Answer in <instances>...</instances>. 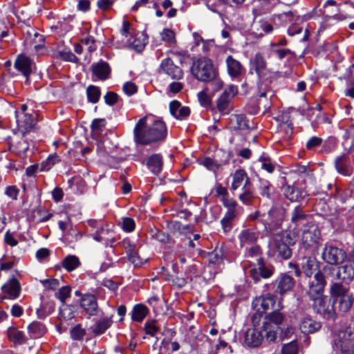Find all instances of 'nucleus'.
Segmentation results:
<instances>
[{
    "label": "nucleus",
    "instance_id": "nucleus-53",
    "mask_svg": "<svg viewBox=\"0 0 354 354\" xmlns=\"http://www.w3.org/2000/svg\"><path fill=\"white\" fill-rule=\"evenodd\" d=\"M232 121H234L236 122V128L238 129L243 130L249 128L248 120L243 115H234L232 118Z\"/></svg>",
    "mask_w": 354,
    "mask_h": 354
},
{
    "label": "nucleus",
    "instance_id": "nucleus-18",
    "mask_svg": "<svg viewBox=\"0 0 354 354\" xmlns=\"http://www.w3.org/2000/svg\"><path fill=\"white\" fill-rule=\"evenodd\" d=\"M32 66L30 59L24 55H19L15 62V68L26 77V81L32 72Z\"/></svg>",
    "mask_w": 354,
    "mask_h": 354
},
{
    "label": "nucleus",
    "instance_id": "nucleus-55",
    "mask_svg": "<svg viewBox=\"0 0 354 354\" xmlns=\"http://www.w3.org/2000/svg\"><path fill=\"white\" fill-rule=\"evenodd\" d=\"M106 125V121L104 119H95L91 124L92 131L95 133H101Z\"/></svg>",
    "mask_w": 354,
    "mask_h": 354
},
{
    "label": "nucleus",
    "instance_id": "nucleus-25",
    "mask_svg": "<svg viewBox=\"0 0 354 354\" xmlns=\"http://www.w3.org/2000/svg\"><path fill=\"white\" fill-rule=\"evenodd\" d=\"M321 328V324L310 318L308 316L304 317L299 324L301 331L304 334H309L319 330Z\"/></svg>",
    "mask_w": 354,
    "mask_h": 354
},
{
    "label": "nucleus",
    "instance_id": "nucleus-63",
    "mask_svg": "<svg viewBox=\"0 0 354 354\" xmlns=\"http://www.w3.org/2000/svg\"><path fill=\"white\" fill-rule=\"evenodd\" d=\"M322 142V139L316 136L312 137L306 142V147L308 150H312L315 147L319 146Z\"/></svg>",
    "mask_w": 354,
    "mask_h": 354
},
{
    "label": "nucleus",
    "instance_id": "nucleus-59",
    "mask_svg": "<svg viewBox=\"0 0 354 354\" xmlns=\"http://www.w3.org/2000/svg\"><path fill=\"white\" fill-rule=\"evenodd\" d=\"M294 333V328L288 324L286 322L282 326L281 332L279 334V339H283L285 338L289 337Z\"/></svg>",
    "mask_w": 354,
    "mask_h": 354
},
{
    "label": "nucleus",
    "instance_id": "nucleus-61",
    "mask_svg": "<svg viewBox=\"0 0 354 354\" xmlns=\"http://www.w3.org/2000/svg\"><path fill=\"white\" fill-rule=\"evenodd\" d=\"M198 99L203 106L207 107L210 105L211 99L205 91H201L198 93Z\"/></svg>",
    "mask_w": 354,
    "mask_h": 354
},
{
    "label": "nucleus",
    "instance_id": "nucleus-46",
    "mask_svg": "<svg viewBox=\"0 0 354 354\" xmlns=\"http://www.w3.org/2000/svg\"><path fill=\"white\" fill-rule=\"evenodd\" d=\"M75 316V312L72 306H68L66 304L62 305L59 310V317L61 319L71 320L73 319Z\"/></svg>",
    "mask_w": 354,
    "mask_h": 354
},
{
    "label": "nucleus",
    "instance_id": "nucleus-64",
    "mask_svg": "<svg viewBox=\"0 0 354 354\" xmlns=\"http://www.w3.org/2000/svg\"><path fill=\"white\" fill-rule=\"evenodd\" d=\"M137 90L138 89L136 85L131 82H126L123 85V91L128 95H132L135 94L137 92Z\"/></svg>",
    "mask_w": 354,
    "mask_h": 354
},
{
    "label": "nucleus",
    "instance_id": "nucleus-52",
    "mask_svg": "<svg viewBox=\"0 0 354 354\" xmlns=\"http://www.w3.org/2000/svg\"><path fill=\"white\" fill-rule=\"evenodd\" d=\"M299 346L295 341L284 344L281 348V354H298Z\"/></svg>",
    "mask_w": 354,
    "mask_h": 354
},
{
    "label": "nucleus",
    "instance_id": "nucleus-27",
    "mask_svg": "<svg viewBox=\"0 0 354 354\" xmlns=\"http://www.w3.org/2000/svg\"><path fill=\"white\" fill-rule=\"evenodd\" d=\"M258 238L259 233L251 229L243 230L238 236L241 247L254 244Z\"/></svg>",
    "mask_w": 354,
    "mask_h": 354
},
{
    "label": "nucleus",
    "instance_id": "nucleus-34",
    "mask_svg": "<svg viewBox=\"0 0 354 354\" xmlns=\"http://www.w3.org/2000/svg\"><path fill=\"white\" fill-rule=\"evenodd\" d=\"M336 279L346 282L352 281L354 279V268L351 265H344L339 267L336 274Z\"/></svg>",
    "mask_w": 354,
    "mask_h": 354
},
{
    "label": "nucleus",
    "instance_id": "nucleus-11",
    "mask_svg": "<svg viewBox=\"0 0 354 354\" xmlns=\"http://www.w3.org/2000/svg\"><path fill=\"white\" fill-rule=\"evenodd\" d=\"M295 285V281L291 276L286 273L281 274L274 281L275 292L284 295L292 290Z\"/></svg>",
    "mask_w": 354,
    "mask_h": 354
},
{
    "label": "nucleus",
    "instance_id": "nucleus-4",
    "mask_svg": "<svg viewBox=\"0 0 354 354\" xmlns=\"http://www.w3.org/2000/svg\"><path fill=\"white\" fill-rule=\"evenodd\" d=\"M290 237L281 234H276L272 236L269 241V252L277 258L288 259L292 255V250L286 243Z\"/></svg>",
    "mask_w": 354,
    "mask_h": 354
},
{
    "label": "nucleus",
    "instance_id": "nucleus-57",
    "mask_svg": "<svg viewBox=\"0 0 354 354\" xmlns=\"http://www.w3.org/2000/svg\"><path fill=\"white\" fill-rule=\"evenodd\" d=\"M58 54L59 57L64 59V61L75 63L77 62L78 60L77 57L71 50H60L58 52Z\"/></svg>",
    "mask_w": 354,
    "mask_h": 354
},
{
    "label": "nucleus",
    "instance_id": "nucleus-26",
    "mask_svg": "<svg viewBox=\"0 0 354 354\" xmlns=\"http://www.w3.org/2000/svg\"><path fill=\"white\" fill-rule=\"evenodd\" d=\"M276 300V296L272 294H266L262 297H259L256 298L252 301V305L254 308H257L259 306L263 310V311H266L269 310L270 308L273 307Z\"/></svg>",
    "mask_w": 354,
    "mask_h": 354
},
{
    "label": "nucleus",
    "instance_id": "nucleus-58",
    "mask_svg": "<svg viewBox=\"0 0 354 354\" xmlns=\"http://www.w3.org/2000/svg\"><path fill=\"white\" fill-rule=\"evenodd\" d=\"M82 43L88 46V50L89 52H93L95 50V40L93 37L87 35L85 37L82 38L81 40Z\"/></svg>",
    "mask_w": 354,
    "mask_h": 354
},
{
    "label": "nucleus",
    "instance_id": "nucleus-16",
    "mask_svg": "<svg viewBox=\"0 0 354 354\" xmlns=\"http://www.w3.org/2000/svg\"><path fill=\"white\" fill-rule=\"evenodd\" d=\"M232 182L231 189L232 191H235L243 186H248L251 185L248 174L243 169L236 170L235 172L232 175Z\"/></svg>",
    "mask_w": 354,
    "mask_h": 354
},
{
    "label": "nucleus",
    "instance_id": "nucleus-38",
    "mask_svg": "<svg viewBox=\"0 0 354 354\" xmlns=\"http://www.w3.org/2000/svg\"><path fill=\"white\" fill-rule=\"evenodd\" d=\"M149 310L143 304H137L134 306L131 313V319L138 322H142L147 316Z\"/></svg>",
    "mask_w": 354,
    "mask_h": 354
},
{
    "label": "nucleus",
    "instance_id": "nucleus-37",
    "mask_svg": "<svg viewBox=\"0 0 354 354\" xmlns=\"http://www.w3.org/2000/svg\"><path fill=\"white\" fill-rule=\"evenodd\" d=\"M112 324L111 317H104L100 319L93 328L92 332L94 335H100L103 334Z\"/></svg>",
    "mask_w": 354,
    "mask_h": 354
},
{
    "label": "nucleus",
    "instance_id": "nucleus-33",
    "mask_svg": "<svg viewBox=\"0 0 354 354\" xmlns=\"http://www.w3.org/2000/svg\"><path fill=\"white\" fill-rule=\"evenodd\" d=\"M353 303V298L351 295L336 298L333 301V304L335 306L337 305V306H335V308H337L338 310L342 313L348 312L352 307Z\"/></svg>",
    "mask_w": 354,
    "mask_h": 354
},
{
    "label": "nucleus",
    "instance_id": "nucleus-36",
    "mask_svg": "<svg viewBox=\"0 0 354 354\" xmlns=\"http://www.w3.org/2000/svg\"><path fill=\"white\" fill-rule=\"evenodd\" d=\"M8 339L15 344H23L26 342L24 333L15 327H9L7 330Z\"/></svg>",
    "mask_w": 354,
    "mask_h": 354
},
{
    "label": "nucleus",
    "instance_id": "nucleus-1",
    "mask_svg": "<svg viewBox=\"0 0 354 354\" xmlns=\"http://www.w3.org/2000/svg\"><path fill=\"white\" fill-rule=\"evenodd\" d=\"M167 136V128L163 121L154 120L148 122L147 117L140 119L133 129L135 142L142 145L163 141Z\"/></svg>",
    "mask_w": 354,
    "mask_h": 354
},
{
    "label": "nucleus",
    "instance_id": "nucleus-42",
    "mask_svg": "<svg viewBox=\"0 0 354 354\" xmlns=\"http://www.w3.org/2000/svg\"><path fill=\"white\" fill-rule=\"evenodd\" d=\"M330 294L332 297H335V299L349 295L348 289L339 283H334L332 284L330 286Z\"/></svg>",
    "mask_w": 354,
    "mask_h": 354
},
{
    "label": "nucleus",
    "instance_id": "nucleus-35",
    "mask_svg": "<svg viewBox=\"0 0 354 354\" xmlns=\"http://www.w3.org/2000/svg\"><path fill=\"white\" fill-rule=\"evenodd\" d=\"M28 331L32 338H39L46 333V328L42 323L35 321L28 326Z\"/></svg>",
    "mask_w": 354,
    "mask_h": 354
},
{
    "label": "nucleus",
    "instance_id": "nucleus-23",
    "mask_svg": "<svg viewBox=\"0 0 354 354\" xmlns=\"http://www.w3.org/2000/svg\"><path fill=\"white\" fill-rule=\"evenodd\" d=\"M335 168L338 173L344 176H351L353 168L350 165V158L346 155L337 157L335 162Z\"/></svg>",
    "mask_w": 354,
    "mask_h": 354
},
{
    "label": "nucleus",
    "instance_id": "nucleus-8",
    "mask_svg": "<svg viewBox=\"0 0 354 354\" xmlns=\"http://www.w3.org/2000/svg\"><path fill=\"white\" fill-rule=\"evenodd\" d=\"M238 88L235 85H229L217 100V109L223 114L229 113L231 100L237 94Z\"/></svg>",
    "mask_w": 354,
    "mask_h": 354
},
{
    "label": "nucleus",
    "instance_id": "nucleus-2",
    "mask_svg": "<svg viewBox=\"0 0 354 354\" xmlns=\"http://www.w3.org/2000/svg\"><path fill=\"white\" fill-rule=\"evenodd\" d=\"M191 72L196 79L204 82H210L218 75V71L212 60L206 57H201L194 61Z\"/></svg>",
    "mask_w": 354,
    "mask_h": 354
},
{
    "label": "nucleus",
    "instance_id": "nucleus-62",
    "mask_svg": "<svg viewBox=\"0 0 354 354\" xmlns=\"http://www.w3.org/2000/svg\"><path fill=\"white\" fill-rule=\"evenodd\" d=\"M4 242L11 247H15L18 244V241L15 238L13 233L8 230L4 235Z\"/></svg>",
    "mask_w": 354,
    "mask_h": 354
},
{
    "label": "nucleus",
    "instance_id": "nucleus-32",
    "mask_svg": "<svg viewBox=\"0 0 354 354\" xmlns=\"http://www.w3.org/2000/svg\"><path fill=\"white\" fill-rule=\"evenodd\" d=\"M238 198L245 205H250L253 203L255 199V196L251 185L241 187V192L239 194Z\"/></svg>",
    "mask_w": 354,
    "mask_h": 354
},
{
    "label": "nucleus",
    "instance_id": "nucleus-13",
    "mask_svg": "<svg viewBox=\"0 0 354 354\" xmlns=\"http://www.w3.org/2000/svg\"><path fill=\"white\" fill-rule=\"evenodd\" d=\"M160 72L163 73L171 79L179 80L183 77L182 69L175 65L170 58L164 59L160 66Z\"/></svg>",
    "mask_w": 354,
    "mask_h": 354
},
{
    "label": "nucleus",
    "instance_id": "nucleus-5",
    "mask_svg": "<svg viewBox=\"0 0 354 354\" xmlns=\"http://www.w3.org/2000/svg\"><path fill=\"white\" fill-rule=\"evenodd\" d=\"M320 239V230L314 223L307 222L301 235V244L305 248L315 247Z\"/></svg>",
    "mask_w": 354,
    "mask_h": 354
},
{
    "label": "nucleus",
    "instance_id": "nucleus-19",
    "mask_svg": "<svg viewBox=\"0 0 354 354\" xmlns=\"http://www.w3.org/2000/svg\"><path fill=\"white\" fill-rule=\"evenodd\" d=\"M93 74L99 80H105L109 78L111 73V68L109 64L104 61L100 60L97 63H94L91 66Z\"/></svg>",
    "mask_w": 354,
    "mask_h": 354
},
{
    "label": "nucleus",
    "instance_id": "nucleus-48",
    "mask_svg": "<svg viewBox=\"0 0 354 354\" xmlns=\"http://www.w3.org/2000/svg\"><path fill=\"white\" fill-rule=\"evenodd\" d=\"M245 257L251 259H256L257 263H259V259H263L262 252L259 245H254L250 247L245 253Z\"/></svg>",
    "mask_w": 354,
    "mask_h": 354
},
{
    "label": "nucleus",
    "instance_id": "nucleus-12",
    "mask_svg": "<svg viewBox=\"0 0 354 354\" xmlns=\"http://www.w3.org/2000/svg\"><path fill=\"white\" fill-rule=\"evenodd\" d=\"M1 299H15L21 292L20 283L17 279L12 278L1 287Z\"/></svg>",
    "mask_w": 354,
    "mask_h": 354
},
{
    "label": "nucleus",
    "instance_id": "nucleus-39",
    "mask_svg": "<svg viewBox=\"0 0 354 354\" xmlns=\"http://www.w3.org/2000/svg\"><path fill=\"white\" fill-rule=\"evenodd\" d=\"M308 216L304 212L300 206H297L293 209L291 216V221L297 225L302 224L304 222L307 221Z\"/></svg>",
    "mask_w": 354,
    "mask_h": 354
},
{
    "label": "nucleus",
    "instance_id": "nucleus-56",
    "mask_svg": "<svg viewBox=\"0 0 354 354\" xmlns=\"http://www.w3.org/2000/svg\"><path fill=\"white\" fill-rule=\"evenodd\" d=\"M136 227L135 221L133 218L126 217L122 218V228L127 232H131L134 230Z\"/></svg>",
    "mask_w": 354,
    "mask_h": 354
},
{
    "label": "nucleus",
    "instance_id": "nucleus-3",
    "mask_svg": "<svg viewBox=\"0 0 354 354\" xmlns=\"http://www.w3.org/2000/svg\"><path fill=\"white\" fill-rule=\"evenodd\" d=\"M336 354H354V333L351 330H339L331 341Z\"/></svg>",
    "mask_w": 354,
    "mask_h": 354
},
{
    "label": "nucleus",
    "instance_id": "nucleus-29",
    "mask_svg": "<svg viewBox=\"0 0 354 354\" xmlns=\"http://www.w3.org/2000/svg\"><path fill=\"white\" fill-rule=\"evenodd\" d=\"M251 69L254 70L259 77L266 74L267 64L263 56L257 53L250 61Z\"/></svg>",
    "mask_w": 354,
    "mask_h": 354
},
{
    "label": "nucleus",
    "instance_id": "nucleus-30",
    "mask_svg": "<svg viewBox=\"0 0 354 354\" xmlns=\"http://www.w3.org/2000/svg\"><path fill=\"white\" fill-rule=\"evenodd\" d=\"M264 321L282 327L287 322L286 315L282 313L280 309L274 310L264 316Z\"/></svg>",
    "mask_w": 354,
    "mask_h": 354
},
{
    "label": "nucleus",
    "instance_id": "nucleus-50",
    "mask_svg": "<svg viewBox=\"0 0 354 354\" xmlns=\"http://www.w3.org/2000/svg\"><path fill=\"white\" fill-rule=\"evenodd\" d=\"M144 329L146 334L153 337L159 331L160 328L157 326L156 320H150L145 322Z\"/></svg>",
    "mask_w": 354,
    "mask_h": 354
},
{
    "label": "nucleus",
    "instance_id": "nucleus-9",
    "mask_svg": "<svg viewBox=\"0 0 354 354\" xmlns=\"http://www.w3.org/2000/svg\"><path fill=\"white\" fill-rule=\"evenodd\" d=\"M281 222L282 218L280 211L275 208L270 209L266 214V217L261 218V223L263 224L265 230L268 233H271L273 230L279 228Z\"/></svg>",
    "mask_w": 354,
    "mask_h": 354
},
{
    "label": "nucleus",
    "instance_id": "nucleus-44",
    "mask_svg": "<svg viewBox=\"0 0 354 354\" xmlns=\"http://www.w3.org/2000/svg\"><path fill=\"white\" fill-rule=\"evenodd\" d=\"M101 92L99 87L90 85L86 88V96L88 102L91 103H97L100 97Z\"/></svg>",
    "mask_w": 354,
    "mask_h": 354
},
{
    "label": "nucleus",
    "instance_id": "nucleus-31",
    "mask_svg": "<svg viewBox=\"0 0 354 354\" xmlns=\"http://www.w3.org/2000/svg\"><path fill=\"white\" fill-rule=\"evenodd\" d=\"M229 158L225 160H218L217 158L212 159L209 157H205L201 160V164L203 165L207 169L216 172L221 167L228 163Z\"/></svg>",
    "mask_w": 354,
    "mask_h": 354
},
{
    "label": "nucleus",
    "instance_id": "nucleus-28",
    "mask_svg": "<svg viewBox=\"0 0 354 354\" xmlns=\"http://www.w3.org/2000/svg\"><path fill=\"white\" fill-rule=\"evenodd\" d=\"M301 269L306 277H310L314 272H319L318 261L313 257H304L302 259Z\"/></svg>",
    "mask_w": 354,
    "mask_h": 354
},
{
    "label": "nucleus",
    "instance_id": "nucleus-40",
    "mask_svg": "<svg viewBox=\"0 0 354 354\" xmlns=\"http://www.w3.org/2000/svg\"><path fill=\"white\" fill-rule=\"evenodd\" d=\"M62 265L67 271L71 272L80 265V262L78 257L76 256L68 255L62 261Z\"/></svg>",
    "mask_w": 354,
    "mask_h": 354
},
{
    "label": "nucleus",
    "instance_id": "nucleus-54",
    "mask_svg": "<svg viewBox=\"0 0 354 354\" xmlns=\"http://www.w3.org/2000/svg\"><path fill=\"white\" fill-rule=\"evenodd\" d=\"M259 161L261 163V168L268 173L271 174L274 171L275 166L272 164L270 158L261 156Z\"/></svg>",
    "mask_w": 354,
    "mask_h": 354
},
{
    "label": "nucleus",
    "instance_id": "nucleus-20",
    "mask_svg": "<svg viewBox=\"0 0 354 354\" xmlns=\"http://www.w3.org/2000/svg\"><path fill=\"white\" fill-rule=\"evenodd\" d=\"M170 113L177 120H183L187 118L190 114V109L188 106H182L180 102L173 100L169 104Z\"/></svg>",
    "mask_w": 354,
    "mask_h": 354
},
{
    "label": "nucleus",
    "instance_id": "nucleus-14",
    "mask_svg": "<svg viewBox=\"0 0 354 354\" xmlns=\"http://www.w3.org/2000/svg\"><path fill=\"white\" fill-rule=\"evenodd\" d=\"M326 281L322 272L315 274L313 279H310L308 284V295L309 297L323 295Z\"/></svg>",
    "mask_w": 354,
    "mask_h": 354
},
{
    "label": "nucleus",
    "instance_id": "nucleus-7",
    "mask_svg": "<svg viewBox=\"0 0 354 354\" xmlns=\"http://www.w3.org/2000/svg\"><path fill=\"white\" fill-rule=\"evenodd\" d=\"M310 299L313 301V308L317 313L328 319H335V313L333 309H329L327 299L324 295L310 297Z\"/></svg>",
    "mask_w": 354,
    "mask_h": 354
},
{
    "label": "nucleus",
    "instance_id": "nucleus-43",
    "mask_svg": "<svg viewBox=\"0 0 354 354\" xmlns=\"http://www.w3.org/2000/svg\"><path fill=\"white\" fill-rule=\"evenodd\" d=\"M260 276L268 279L274 273V268L271 266H267L265 264L263 259H259V263H257Z\"/></svg>",
    "mask_w": 354,
    "mask_h": 354
},
{
    "label": "nucleus",
    "instance_id": "nucleus-45",
    "mask_svg": "<svg viewBox=\"0 0 354 354\" xmlns=\"http://www.w3.org/2000/svg\"><path fill=\"white\" fill-rule=\"evenodd\" d=\"M283 192L286 198L292 202L298 201L300 197L299 190L290 185L283 186Z\"/></svg>",
    "mask_w": 354,
    "mask_h": 354
},
{
    "label": "nucleus",
    "instance_id": "nucleus-6",
    "mask_svg": "<svg viewBox=\"0 0 354 354\" xmlns=\"http://www.w3.org/2000/svg\"><path fill=\"white\" fill-rule=\"evenodd\" d=\"M346 252L336 246L326 245L322 254L323 260L330 265H339L346 259Z\"/></svg>",
    "mask_w": 354,
    "mask_h": 354
},
{
    "label": "nucleus",
    "instance_id": "nucleus-60",
    "mask_svg": "<svg viewBox=\"0 0 354 354\" xmlns=\"http://www.w3.org/2000/svg\"><path fill=\"white\" fill-rule=\"evenodd\" d=\"M223 205L227 208V210H237L236 207L238 206V203L233 198H221Z\"/></svg>",
    "mask_w": 354,
    "mask_h": 354
},
{
    "label": "nucleus",
    "instance_id": "nucleus-17",
    "mask_svg": "<svg viewBox=\"0 0 354 354\" xmlns=\"http://www.w3.org/2000/svg\"><path fill=\"white\" fill-rule=\"evenodd\" d=\"M262 324L261 328L264 332V337L269 342H276L279 337L282 327L272 324L264 320L263 321Z\"/></svg>",
    "mask_w": 354,
    "mask_h": 354
},
{
    "label": "nucleus",
    "instance_id": "nucleus-15",
    "mask_svg": "<svg viewBox=\"0 0 354 354\" xmlns=\"http://www.w3.org/2000/svg\"><path fill=\"white\" fill-rule=\"evenodd\" d=\"M279 124L278 133L281 134L283 138L288 140L293 133V124L288 113H283L279 117Z\"/></svg>",
    "mask_w": 354,
    "mask_h": 354
},
{
    "label": "nucleus",
    "instance_id": "nucleus-10",
    "mask_svg": "<svg viewBox=\"0 0 354 354\" xmlns=\"http://www.w3.org/2000/svg\"><path fill=\"white\" fill-rule=\"evenodd\" d=\"M80 308L89 317L96 316L98 314V304L95 295L86 293L82 295L80 301Z\"/></svg>",
    "mask_w": 354,
    "mask_h": 354
},
{
    "label": "nucleus",
    "instance_id": "nucleus-51",
    "mask_svg": "<svg viewBox=\"0 0 354 354\" xmlns=\"http://www.w3.org/2000/svg\"><path fill=\"white\" fill-rule=\"evenodd\" d=\"M161 39L165 42L169 44H174L176 43L175 32L169 28H164L160 33Z\"/></svg>",
    "mask_w": 354,
    "mask_h": 354
},
{
    "label": "nucleus",
    "instance_id": "nucleus-22",
    "mask_svg": "<svg viewBox=\"0 0 354 354\" xmlns=\"http://www.w3.org/2000/svg\"><path fill=\"white\" fill-rule=\"evenodd\" d=\"M225 62L227 73L230 77H239L242 75L244 71L242 64L238 60L235 59L232 55L227 57Z\"/></svg>",
    "mask_w": 354,
    "mask_h": 354
},
{
    "label": "nucleus",
    "instance_id": "nucleus-49",
    "mask_svg": "<svg viewBox=\"0 0 354 354\" xmlns=\"http://www.w3.org/2000/svg\"><path fill=\"white\" fill-rule=\"evenodd\" d=\"M71 288L70 286H63L55 293V297L59 299L62 304H65L66 299L71 297Z\"/></svg>",
    "mask_w": 354,
    "mask_h": 354
},
{
    "label": "nucleus",
    "instance_id": "nucleus-41",
    "mask_svg": "<svg viewBox=\"0 0 354 354\" xmlns=\"http://www.w3.org/2000/svg\"><path fill=\"white\" fill-rule=\"evenodd\" d=\"M272 189V185L269 180L263 178L259 179L258 190L262 197L270 198Z\"/></svg>",
    "mask_w": 354,
    "mask_h": 354
},
{
    "label": "nucleus",
    "instance_id": "nucleus-21",
    "mask_svg": "<svg viewBox=\"0 0 354 354\" xmlns=\"http://www.w3.org/2000/svg\"><path fill=\"white\" fill-rule=\"evenodd\" d=\"M263 337L258 328H250L245 333V343L250 347H258L261 344Z\"/></svg>",
    "mask_w": 354,
    "mask_h": 354
},
{
    "label": "nucleus",
    "instance_id": "nucleus-47",
    "mask_svg": "<svg viewBox=\"0 0 354 354\" xmlns=\"http://www.w3.org/2000/svg\"><path fill=\"white\" fill-rule=\"evenodd\" d=\"M71 337L74 340H82L86 335V329L82 328L80 324H77L71 329Z\"/></svg>",
    "mask_w": 354,
    "mask_h": 354
},
{
    "label": "nucleus",
    "instance_id": "nucleus-24",
    "mask_svg": "<svg viewBox=\"0 0 354 354\" xmlns=\"http://www.w3.org/2000/svg\"><path fill=\"white\" fill-rule=\"evenodd\" d=\"M146 165L148 169L155 175L159 174L163 167V160L161 154L155 153L150 156L147 160Z\"/></svg>",
    "mask_w": 354,
    "mask_h": 354
}]
</instances>
